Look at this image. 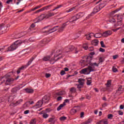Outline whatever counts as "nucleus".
<instances>
[{"label":"nucleus","instance_id":"f257e3e1","mask_svg":"<svg viewBox=\"0 0 124 124\" xmlns=\"http://www.w3.org/2000/svg\"><path fill=\"white\" fill-rule=\"evenodd\" d=\"M22 43L27 44V43H28V40H26L23 41L20 40L16 41L9 47L6 46H4L3 47H4V48L2 50V51H5V52L14 51V50H16V48L19 47V46H20Z\"/></svg>","mask_w":124,"mask_h":124},{"label":"nucleus","instance_id":"f03ea898","mask_svg":"<svg viewBox=\"0 0 124 124\" xmlns=\"http://www.w3.org/2000/svg\"><path fill=\"white\" fill-rule=\"evenodd\" d=\"M93 58V57L91 56L86 57V60H82L80 61V62L83 64H85L86 62V63H88V64H89V66H91V67H94V69H96V67H98L100 62H92Z\"/></svg>","mask_w":124,"mask_h":124},{"label":"nucleus","instance_id":"7ed1b4c3","mask_svg":"<svg viewBox=\"0 0 124 124\" xmlns=\"http://www.w3.org/2000/svg\"><path fill=\"white\" fill-rule=\"evenodd\" d=\"M95 70H96V69H95L94 67L88 66L87 68L83 69L82 70H80L79 71V73H80V74H85V75H88V74H90L91 72H92L93 71H95Z\"/></svg>","mask_w":124,"mask_h":124},{"label":"nucleus","instance_id":"20e7f679","mask_svg":"<svg viewBox=\"0 0 124 124\" xmlns=\"http://www.w3.org/2000/svg\"><path fill=\"white\" fill-rule=\"evenodd\" d=\"M33 60H34V58L32 57L28 62L27 65L23 66L20 68H18L17 71V73L18 74H20V73H21V70H24V69H26V68H27V67H28V66H29V65H30L31 63V62H32V61H33Z\"/></svg>","mask_w":124,"mask_h":124},{"label":"nucleus","instance_id":"39448f33","mask_svg":"<svg viewBox=\"0 0 124 124\" xmlns=\"http://www.w3.org/2000/svg\"><path fill=\"white\" fill-rule=\"evenodd\" d=\"M59 26H55L51 28V27L50 26H46L44 28V29H46V30L45 32L47 33V34H49V33H52V32H54V31H57V28Z\"/></svg>","mask_w":124,"mask_h":124},{"label":"nucleus","instance_id":"423d86ee","mask_svg":"<svg viewBox=\"0 0 124 124\" xmlns=\"http://www.w3.org/2000/svg\"><path fill=\"white\" fill-rule=\"evenodd\" d=\"M3 83H4L5 85H10V84L13 83V80L12 78L3 79V81L1 82V84H3Z\"/></svg>","mask_w":124,"mask_h":124},{"label":"nucleus","instance_id":"0eeeda50","mask_svg":"<svg viewBox=\"0 0 124 124\" xmlns=\"http://www.w3.org/2000/svg\"><path fill=\"white\" fill-rule=\"evenodd\" d=\"M113 33V32L111 31H107L104 32L102 33V36L103 37H108V36H110Z\"/></svg>","mask_w":124,"mask_h":124},{"label":"nucleus","instance_id":"6e6552de","mask_svg":"<svg viewBox=\"0 0 124 124\" xmlns=\"http://www.w3.org/2000/svg\"><path fill=\"white\" fill-rule=\"evenodd\" d=\"M67 102H69V99H66L64 100V102L62 104H61L57 108V111H60V110H61V109H62V107H64V106H65L66 104L65 103H66Z\"/></svg>","mask_w":124,"mask_h":124},{"label":"nucleus","instance_id":"1a4fd4ad","mask_svg":"<svg viewBox=\"0 0 124 124\" xmlns=\"http://www.w3.org/2000/svg\"><path fill=\"white\" fill-rule=\"evenodd\" d=\"M22 102H23V100L20 99L14 103H11L10 105L11 106H13V107H15V106H17L19 104H21Z\"/></svg>","mask_w":124,"mask_h":124},{"label":"nucleus","instance_id":"9d476101","mask_svg":"<svg viewBox=\"0 0 124 124\" xmlns=\"http://www.w3.org/2000/svg\"><path fill=\"white\" fill-rule=\"evenodd\" d=\"M44 19H47L46 14L42 15L39 17H38L37 18V20H38L35 23H38V22H40L41 21H42V20H44Z\"/></svg>","mask_w":124,"mask_h":124},{"label":"nucleus","instance_id":"9b49d317","mask_svg":"<svg viewBox=\"0 0 124 124\" xmlns=\"http://www.w3.org/2000/svg\"><path fill=\"white\" fill-rule=\"evenodd\" d=\"M43 61H44L45 62L47 61H49V62H53V61H55V58H51L50 56H46L43 58Z\"/></svg>","mask_w":124,"mask_h":124},{"label":"nucleus","instance_id":"f8f14e48","mask_svg":"<svg viewBox=\"0 0 124 124\" xmlns=\"http://www.w3.org/2000/svg\"><path fill=\"white\" fill-rule=\"evenodd\" d=\"M74 50V46H68L65 49V53H69V52H72Z\"/></svg>","mask_w":124,"mask_h":124},{"label":"nucleus","instance_id":"ddd939ff","mask_svg":"<svg viewBox=\"0 0 124 124\" xmlns=\"http://www.w3.org/2000/svg\"><path fill=\"white\" fill-rule=\"evenodd\" d=\"M49 99H50L49 96L46 95L43 98L42 102L43 103H47L49 101Z\"/></svg>","mask_w":124,"mask_h":124},{"label":"nucleus","instance_id":"4468645a","mask_svg":"<svg viewBox=\"0 0 124 124\" xmlns=\"http://www.w3.org/2000/svg\"><path fill=\"white\" fill-rule=\"evenodd\" d=\"M124 91V89L122 87H119L118 90L116 91V95H120L121 93H123V91Z\"/></svg>","mask_w":124,"mask_h":124},{"label":"nucleus","instance_id":"2eb2a0df","mask_svg":"<svg viewBox=\"0 0 124 124\" xmlns=\"http://www.w3.org/2000/svg\"><path fill=\"white\" fill-rule=\"evenodd\" d=\"M67 23H68V21H67L66 23H64V24H62V26L59 28V31L61 32V31H63V29H64V28L66 27V26H67Z\"/></svg>","mask_w":124,"mask_h":124},{"label":"nucleus","instance_id":"dca6fc26","mask_svg":"<svg viewBox=\"0 0 124 124\" xmlns=\"http://www.w3.org/2000/svg\"><path fill=\"white\" fill-rule=\"evenodd\" d=\"M14 98H15V96H14V95L10 96L8 99V102L10 103H14V102H13Z\"/></svg>","mask_w":124,"mask_h":124},{"label":"nucleus","instance_id":"f3484780","mask_svg":"<svg viewBox=\"0 0 124 124\" xmlns=\"http://www.w3.org/2000/svg\"><path fill=\"white\" fill-rule=\"evenodd\" d=\"M108 90H109V88L112 89V84H111V80H108L107 83L106 84Z\"/></svg>","mask_w":124,"mask_h":124},{"label":"nucleus","instance_id":"a211bd4d","mask_svg":"<svg viewBox=\"0 0 124 124\" xmlns=\"http://www.w3.org/2000/svg\"><path fill=\"white\" fill-rule=\"evenodd\" d=\"M106 1H104L103 2L101 3V4H100L99 5H98V7H99L100 10L101 9H102V8H103V7L105 6V5H106Z\"/></svg>","mask_w":124,"mask_h":124},{"label":"nucleus","instance_id":"6ab92c4d","mask_svg":"<svg viewBox=\"0 0 124 124\" xmlns=\"http://www.w3.org/2000/svg\"><path fill=\"white\" fill-rule=\"evenodd\" d=\"M78 18L77 17V16L76 15L75 16H74L73 17H72V18L71 19H70L69 21H68V23H71L72 22H74L75 21H77V20H78Z\"/></svg>","mask_w":124,"mask_h":124},{"label":"nucleus","instance_id":"aec40b11","mask_svg":"<svg viewBox=\"0 0 124 124\" xmlns=\"http://www.w3.org/2000/svg\"><path fill=\"white\" fill-rule=\"evenodd\" d=\"M116 16L117 17L118 23H120V24L123 23V16L119 15H117Z\"/></svg>","mask_w":124,"mask_h":124},{"label":"nucleus","instance_id":"412c9836","mask_svg":"<svg viewBox=\"0 0 124 124\" xmlns=\"http://www.w3.org/2000/svg\"><path fill=\"white\" fill-rule=\"evenodd\" d=\"M123 7H120L118 9H117L116 10L113 11L112 12H111V15H113L115 14V13H117V12H119V11H120V10L123 9Z\"/></svg>","mask_w":124,"mask_h":124},{"label":"nucleus","instance_id":"4be33fe9","mask_svg":"<svg viewBox=\"0 0 124 124\" xmlns=\"http://www.w3.org/2000/svg\"><path fill=\"white\" fill-rule=\"evenodd\" d=\"M78 82L79 83L80 86H84V84L85 83V79L83 78L78 79Z\"/></svg>","mask_w":124,"mask_h":124},{"label":"nucleus","instance_id":"5701e85b","mask_svg":"<svg viewBox=\"0 0 124 124\" xmlns=\"http://www.w3.org/2000/svg\"><path fill=\"white\" fill-rule=\"evenodd\" d=\"M100 9L99 8V7H98V6H97L93 9V14H95V13H97V12H98V11H100Z\"/></svg>","mask_w":124,"mask_h":124},{"label":"nucleus","instance_id":"b1692460","mask_svg":"<svg viewBox=\"0 0 124 124\" xmlns=\"http://www.w3.org/2000/svg\"><path fill=\"white\" fill-rule=\"evenodd\" d=\"M43 104V103L42 102V101H39L35 105V106L36 108H39L40 107H41L42 106Z\"/></svg>","mask_w":124,"mask_h":124},{"label":"nucleus","instance_id":"393cba45","mask_svg":"<svg viewBox=\"0 0 124 124\" xmlns=\"http://www.w3.org/2000/svg\"><path fill=\"white\" fill-rule=\"evenodd\" d=\"M76 15H77V17H78V18L80 19V18H82V17H84V16H85V13H79Z\"/></svg>","mask_w":124,"mask_h":124},{"label":"nucleus","instance_id":"a878e982","mask_svg":"<svg viewBox=\"0 0 124 124\" xmlns=\"http://www.w3.org/2000/svg\"><path fill=\"white\" fill-rule=\"evenodd\" d=\"M94 34L93 33H90L89 34L86 35V38L88 40H90L93 36H94Z\"/></svg>","mask_w":124,"mask_h":124},{"label":"nucleus","instance_id":"bb28decb","mask_svg":"<svg viewBox=\"0 0 124 124\" xmlns=\"http://www.w3.org/2000/svg\"><path fill=\"white\" fill-rule=\"evenodd\" d=\"M51 6H52V5H49L46 7L42 8V9H40L41 10V11H44V10H48V9H50V7H51Z\"/></svg>","mask_w":124,"mask_h":124},{"label":"nucleus","instance_id":"cd10ccee","mask_svg":"<svg viewBox=\"0 0 124 124\" xmlns=\"http://www.w3.org/2000/svg\"><path fill=\"white\" fill-rule=\"evenodd\" d=\"M25 91L28 93H33V90L31 89L27 88L25 89Z\"/></svg>","mask_w":124,"mask_h":124},{"label":"nucleus","instance_id":"c85d7f7f","mask_svg":"<svg viewBox=\"0 0 124 124\" xmlns=\"http://www.w3.org/2000/svg\"><path fill=\"white\" fill-rule=\"evenodd\" d=\"M102 36V34L101 33H97L94 34V37H96V38H100Z\"/></svg>","mask_w":124,"mask_h":124},{"label":"nucleus","instance_id":"c756f323","mask_svg":"<svg viewBox=\"0 0 124 124\" xmlns=\"http://www.w3.org/2000/svg\"><path fill=\"white\" fill-rule=\"evenodd\" d=\"M92 44L94 46H96L97 44H98V40H94L92 41Z\"/></svg>","mask_w":124,"mask_h":124},{"label":"nucleus","instance_id":"7c9ffc66","mask_svg":"<svg viewBox=\"0 0 124 124\" xmlns=\"http://www.w3.org/2000/svg\"><path fill=\"white\" fill-rule=\"evenodd\" d=\"M70 92L71 93H76V88L72 87L70 89Z\"/></svg>","mask_w":124,"mask_h":124},{"label":"nucleus","instance_id":"2f4dec72","mask_svg":"<svg viewBox=\"0 0 124 124\" xmlns=\"http://www.w3.org/2000/svg\"><path fill=\"white\" fill-rule=\"evenodd\" d=\"M55 15V13H50L48 14H46V18L48 19V18H50V17H52V16H54Z\"/></svg>","mask_w":124,"mask_h":124},{"label":"nucleus","instance_id":"473e14b6","mask_svg":"<svg viewBox=\"0 0 124 124\" xmlns=\"http://www.w3.org/2000/svg\"><path fill=\"white\" fill-rule=\"evenodd\" d=\"M62 54V51L58 50V51L56 52V53L54 55L55 58H57V57H59L60 55Z\"/></svg>","mask_w":124,"mask_h":124},{"label":"nucleus","instance_id":"72a5a7b5","mask_svg":"<svg viewBox=\"0 0 124 124\" xmlns=\"http://www.w3.org/2000/svg\"><path fill=\"white\" fill-rule=\"evenodd\" d=\"M5 28L4 27V25L1 24L0 26V31H5Z\"/></svg>","mask_w":124,"mask_h":124},{"label":"nucleus","instance_id":"f704fd0d","mask_svg":"<svg viewBox=\"0 0 124 124\" xmlns=\"http://www.w3.org/2000/svg\"><path fill=\"white\" fill-rule=\"evenodd\" d=\"M48 117H49V115L46 113L45 112L43 113V118H44V119H47Z\"/></svg>","mask_w":124,"mask_h":124},{"label":"nucleus","instance_id":"c9c22d12","mask_svg":"<svg viewBox=\"0 0 124 124\" xmlns=\"http://www.w3.org/2000/svg\"><path fill=\"white\" fill-rule=\"evenodd\" d=\"M83 48L84 50H88V43H85L83 44Z\"/></svg>","mask_w":124,"mask_h":124},{"label":"nucleus","instance_id":"e433bc0d","mask_svg":"<svg viewBox=\"0 0 124 124\" xmlns=\"http://www.w3.org/2000/svg\"><path fill=\"white\" fill-rule=\"evenodd\" d=\"M75 9V7H73L69 10H66V12H67V13H69V12H71V11H73V10H74Z\"/></svg>","mask_w":124,"mask_h":124},{"label":"nucleus","instance_id":"4c0bfd02","mask_svg":"<svg viewBox=\"0 0 124 124\" xmlns=\"http://www.w3.org/2000/svg\"><path fill=\"white\" fill-rule=\"evenodd\" d=\"M108 22L110 23H116V20L113 18H111L108 20Z\"/></svg>","mask_w":124,"mask_h":124},{"label":"nucleus","instance_id":"58836bf2","mask_svg":"<svg viewBox=\"0 0 124 124\" xmlns=\"http://www.w3.org/2000/svg\"><path fill=\"white\" fill-rule=\"evenodd\" d=\"M29 41H30V42H33V41H35V38L33 37H31L29 39Z\"/></svg>","mask_w":124,"mask_h":124},{"label":"nucleus","instance_id":"ea45409f","mask_svg":"<svg viewBox=\"0 0 124 124\" xmlns=\"http://www.w3.org/2000/svg\"><path fill=\"white\" fill-rule=\"evenodd\" d=\"M30 124H36V119L32 120L30 122Z\"/></svg>","mask_w":124,"mask_h":124},{"label":"nucleus","instance_id":"a19ab883","mask_svg":"<svg viewBox=\"0 0 124 124\" xmlns=\"http://www.w3.org/2000/svg\"><path fill=\"white\" fill-rule=\"evenodd\" d=\"M76 112H77V110H76V109H72L70 111V113L71 114H74V113H76Z\"/></svg>","mask_w":124,"mask_h":124},{"label":"nucleus","instance_id":"79ce46f5","mask_svg":"<svg viewBox=\"0 0 124 124\" xmlns=\"http://www.w3.org/2000/svg\"><path fill=\"white\" fill-rule=\"evenodd\" d=\"M65 93V92L64 91H61V92H59L57 93L58 95H62V94H64Z\"/></svg>","mask_w":124,"mask_h":124},{"label":"nucleus","instance_id":"37998d69","mask_svg":"<svg viewBox=\"0 0 124 124\" xmlns=\"http://www.w3.org/2000/svg\"><path fill=\"white\" fill-rule=\"evenodd\" d=\"M100 45L101 47L103 48H105V45L104 44V42L103 41H102L100 42Z\"/></svg>","mask_w":124,"mask_h":124},{"label":"nucleus","instance_id":"c03bdc74","mask_svg":"<svg viewBox=\"0 0 124 124\" xmlns=\"http://www.w3.org/2000/svg\"><path fill=\"white\" fill-rule=\"evenodd\" d=\"M62 5H59L58 6H57V7H55V9L52 10V11H55V10H56V9H59V8H61V7H62Z\"/></svg>","mask_w":124,"mask_h":124},{"label":"nucleus","instance_id":"a18cd8bd","mask_svg":"<svg viewBox=\"0 0 124 124\" xmlns=\"http://www.w3.org/2000/svg\"><path fill=\"white\" fill-rule=\"evenodd\" d=\"M78 89L79 91H81V88H83V85H81V84L77 85Z\"/></svg>","mask_w":124,"mask_h":124},{"label":"nucleus","instance_id":"49530a36","mask_svg":"<svg viewBox=\"0 0 124 124\" xmlns=\"http://www.w3.org/2000/svg\"><path fill=\"white\" fill-rule=\"evenodd\" d=\"M13 2V0H7L6 3H7V4H9L10 3H12Z\"/></svg>","mask_w":124,"mask_h":124},{"label":"nucleus","instance_id":"de8ad7c7","mask_svg":"<svg viewBox=\"0 0 124 124\" xmlns=\"http://www.w3.org/2000/svg\"><path fill=\"white\" fill-rule=\"evenodd\" d=\"M60 121H65V120H66V117L64 116L61 117H60Z\"/></svg>","mask_w":124,"mask_h":124},{"label":"nucleus","instance_id":"09e8293b","mask_svg":"<svg viewBox=\"0 0 124 124\" xmlns=\"http://www.w3.org/2000/svg\"><path fill=\"white\" fill-rule=\"evenodd\" d=\"M108 119H109V120H112V118H113V115L112 114H108Z\"/></svg>","mask_w":124,"mask_h":124},{"label":"nucleus","instance_id":"8fccbe9b","mask_svg":"<svg viewBox=\"0 0 124 124\" xmlns=\"http://www.w3.org/2000/svg\"><path fill=\"white\" fill-rule=\"evenodd\" d=\"M92 84V80H87V84L88 86H90Z\"/></svg>","mask_w":124,"mask_h":124},{"label":"nucleus","instance_id":"3c124183","mask_svg":"<svg viewBox=\"0 0 124 124\" xmlns=\"http://www.w3.org/2000/svg\"><path fill=\"white\" fill-rule=\"evenodd\" d=\"M54 120H55L54 117L50 118L49 119L48 122H54Z\"/></svg>","mask_w":124,"mask_h":124},{"label":"nucleus","instance_id":"603ef678","mask_svg":"<svg viewBox=\"0 0 124 124\" xmlns=\"http://www.w3.org/2000/svg\"><path fill=\"white\" fill-rule=\"evenodd\" d=\"M117 68H116L115 67H112V71L113 72H117Z\"/></svg>","mask_w":124,"mask_h":124},{"label":"nucleus","instance_id":"864d4df0","mask_svg":"<svg viewBox=\"0 0 124 124\" xmlns=\"http://www.w3.org/2000/svg\"><path fill=\"white\" fill-rule=\"evenodd\" d=\"M46 78H49V77H51V74L46 73Z\"/></svg>","mask_w":124,"mask_h":124},{"label":"nucleus","instance_id":"5fc2aeb1","mask_svg":"<svg viewBox=\"0 0 124 124\" xmlns=\"http://www.w3.org/2000/svg\"><path fill=\"white\" fill-rule=\"evenodd\" d=\"M79 36H80V35L79 34H77L75 35V39H77V38H78Z\"/></svg>","mask_w":124,"mask_h":124},{"label":"nucleus","instance_id":"6e6d98bb","mask_svg":"<svg viewBox=\"0 0 124 124\" xmlns=\"http://www.w3.org/2000/svg\"><path fill=\"white\" fill-rule=\"evenodd\" d=\"M60 74L62 76L64 75V74H65V72L64 71H61Z\"/></svg>","mask_w":124,"mask_h":124},{"label":"nucleus","instance_id":"4d7b16f0","mask_svg":"<svg viewBox=\"0 0 124 124\" xmlns=\"http://www.w3.org/2000/svg\"><path fill=\"white\" fill-rule=\"evenodd\" d=\"M89 51H93V47L91 46L88 48Z\"/></svg>","mask_w":124,"mask_h":124},{"label":"nucleus","instance_id":"13d9d810","mask_svg":"<svg viewBox=\"0 0 124 124\" xmlns=\"http://www.w3.org/2000/svg\"><path fill=\"white\" fill-rule=\"evenodd\" d=\"M118 113L119 115H120L121 116L124 115V112H123V111H118Z\"/></svg>","mask_w":124,"mask_h":124},{"label":"nucleus","instance_id":"bf43d9fd","mask_svg":"<svg viewBox=\"0 0 124 124\" xmlns=\"http://www.w3.org/2000/svg\"><path fill=\"white\" fill-rule=\"evenodd\" d=\"M99 51L100 52H105V49H104V48H100L99 49Z\"/></svg>","mask_w":124,"mask_h":124},{"label":"nucleus","instance_id":"052dcab7","mask_svg":"<svg viewBox=\"0 0 124 124\" xmlns=\"http://www.w3.org/2000/svg\"><path fill=\"white\" fill-rule=\"evenodd\" d=\"M96 124H104V123L102 120H101L99 122L97 123Z\"/></svg>","mask_w":124,"mask_h":124},{"label":"nucleus","instance_id":"680f3d73","mask_svg":"<svg viewBox=\"0 0 124 124\" xmlns=\"http://www.w3.org/2000/svg\"><path fill=\"white\" fill-rule=\"evenodd\" d=\"M29 113H30V110H27L24 111V114L25 115H27V114H29Z\"/></svg>","mask_w":124,"mask_h":124},{"label":"nucleus","instance_id":"e2e57ef3","mask_svg":"<svg viewBox=\"0 0 124 124\" xmlns=\"http://www.w3.org/2000/svg\"><path fill=\"white\" fill-rule=\"evenodd\" d=\"M91 123V121L90 120H88L87 121L84 122L83 124H89Z\"/></svg>","mask_w":124,"mask_h":124},{"label":"nucleus","instance_id":"0e129e2a","mask_svg":"<svg viewBox=\"0 0 124 124\" xmlns=\"http://www.w3.org/2000/svg\"><path fill=\"white\" fill-rule=\"evenodd\" d=\"M102 121L104 122V124H108V121H106V120H103Z\"/></svg>","mask_w":124,"mask_h":124},{"label":"nucleus","instance_id":"69168bd1","mask_svg":"<svg viewBox=\"0 0 124 124\" xmlns=\"http://www.w3.org/2000/svg\"><path fill=\"white\" fill-rule=\"evenodd\" d=\"M62 96H59L57 98V100L58 101L62 100Z\"/></svg>","mask_w":124,"mask_h":124},{"label":"nucleus","instance_id":"338daca9","mask_svg":"<svg viewBox=\"0 0 124 124\" xmlns=\"http://www.w3.org/2000/svg\"><path fill=\"white\" fill-rule=\"evenodd\" d=\"M124 108V106L123 105H121L120 106V109H123Z\"/></svg>","mask_w":124,"mask_h":124},{"label":"nucleus","instance_id":"774afa93","mask_svg":"<svg viewBox=\"0 0 124 124\" xmlns=\"http://www.w3.org/2000/svg\"><path fill=\"white\" fill-rule=\"evenodd\" d=\"M117 58H118V55H114L113 56V60H116V59H117Z\"/></svg>","mask_w":124,"mask_h":124}]
</instances>
